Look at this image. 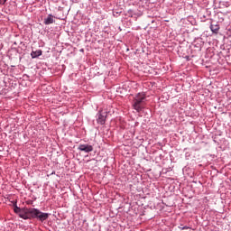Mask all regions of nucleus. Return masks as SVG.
I'll return each mask as SVG.
<instances>
[{"mask_svg": "<svg viewBox=\"0 0 231 231\" xmlns=\"http://www.w3.org/2000/svg\"><path fill=\"white\" fill-rule=\"evenodd\" d=\"M19 217L22 219H32V217L37 218L40 221H46L49 217L48 213L41 212V210L37 208H22V211L20 212V215H18Z\"/></svg>", "mask_w": 231, "mask_h": 231, "instance_id": "obj_1", "label": "nucleus"}, {"mask_svg": "<svg viewBox=\"0 0 231 231\" xmlns=\"http://www.w3.org/2000/svg\"><path fill=\"white\" fill-rule=\"evenodd\" d=\"M145 102H147L145 93H138L134 98V109H135L137 113H140V111L145 107Z\"/></svg>", "mask_w": 231, "mask_h": 231, "instance_id": "obj_2", "label": "nucleus"}, {"mask_svg": "<svg viewBox=\"0 0 231 231\" xmlns=\"http://www.w3.org/2000/svg\"><path fill=\"white\" fill-rule=\"evenodd\" d=\"M106 118H107V112L99 111V113L97 114V124L104 125V124H106Z\"/></svg>", "mask_w": 231, "mask_h": 231, "instance_id": "obj_3", "label": "nucleus"}, {"mask_svg": "<svg viewBox=\"0 0 231 231\" xmlns=\"http://www.w3.org/2000/svg\"><path fill=\"white\" fill-rule=\"evenodd\" d=\"M78 149H79V151H82L83 152H93V145L79 144Z\"/></svg>", "mask_w": 231, "mask_h": 231, "instance_id": "obj_4", "label": "nucleus"}, {"mask_svg": "<svg viewBox=\"0 0 231 231\" xmlns=\"http://www.w3.org/2000/svg\"><path fill=\"white\" fill-rule=\"evenodd\" d=\"M55 23V17L51 14H49L46 18L43 20V23L48 24H53Z\"/></svg>", "mask_w": 231, "mask_h": 231, "instance_id": "obj_5", "label": "nucleus"}, {"mask_svg": "<svg viewBox=\"0 0 231 231\" xmlns=\"http://www.w3.org/2000/svg\"><path fill=\"white\" fill-rule=\"evenodd\" d=\"M42 55V51L38 50V51H32L31 53L32 59H37V57H41Z\"/></svg>", "mask_w": 231, "mask_h": 231, "instance_id": "obj_6", "label": "nucleus"}, {"mask_svg": "<svg viewBox=\"0 0 231 231\" xmlns=\"http://www.w3.org/2000/svg\"><path fill=\"white\" fill-rule=\"evenodd\" d=\"M210 30L213 33H217V32H219V25L218 24H211Z\"/></svg>", "mask_w": 231, "mask_h": 231, "instance_id": "obj_7", "label": "nucleus"}, {"mask_svg": "<svg viewBox=\"0 0 231 231\" xmlns=\"http://www.w3.org/2000/svg\"><path fill=\"white\" fill-rule=\"evenodd\" d=\"M14 213H15V214H18V216H19V215L21 214V211L23 210V208H21L15 206L14 208Z\"/></svg>", "mask_w": 231, "mask_h": 231, "instance_id": "obj_8", "label": "nucleus"}, {"mask_svg": "<svg viewBox=\"0 0 231 231\" xmlns=\"http://www.w3.org/2000/svg\"><path fill=\"white\" fill-rule=\"evenodd\" d=\"M6 3V0H0V5H5Z\"/></svg>", "mask_w": 231, "mask_h": 231, "instance_id": "obj_9", "label": "nucleus"}, {"mask_svg": "<svg viewBox=\"0 0 231 231\" xmlns=\"http://www.w3.org/2000/svg\"><path fill=\"white\" fill-rule=\"evenodd\" d=\"M189 227L185 226L182 228V230H187Z\"/></svg>", "mask_w": 231, "mask_h": 231, "instance_id": "obj_10", "label": "nucleus"}]
</instances>
